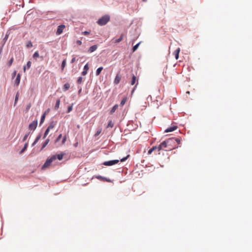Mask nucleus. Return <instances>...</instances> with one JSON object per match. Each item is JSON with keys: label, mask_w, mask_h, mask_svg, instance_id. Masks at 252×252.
I'll list each match as a JSON object with an SVG mask.
<instances>
[{"label": "nucleus", "mask_w": 252, "mask_h": 252, "mask_svg": "<svg viewBox=\"0 0 252 252\" xmlns=\"http://www.w3.org/2000/svg\"><path fill=\"white\" fill-rule=\"evenodd\" d=\"M66 141V136L65 135L64 136H63V139H62V144H64L65 142V141Z\"/></svg>", "instance_id": "79ce46f5"}, {"label": "nucleus", "mask_w": 252, "mask_h": 252, "mask_svg": "<svg viewBox=\"0 0 252 252\" xmlns=\"http://www.w3.org/2000/svg\"><path fill=\"white\" fill-rule=\"evenodd\" d=\"M78 142H76L74 144V146L75 147H77L78 146Z\"/></svg>", "instance_id": "6e6d98bb"}, {"label": "nucleus", "mask_w": 252, "mask_h": 252, "mask_svg": "<svg viewBox=\"0 0 252 252\" xmlns=\"http://www.w3.org/2000/svg\"><path fill=\"white\" fill-rule=\"evenodd\" d=\"M31 64H32V63L31 61H28L27 63V64H26V67L27 68V69H29L31 66Z\"/></svg>", "instance_id": "e433bc0d"}, {"label": "nucleus", "mask_w": 252, "mask_h": 252, "mask_svg": "<svg viewBox=\"0 0 252 252\" xmlns=\"http://www.w3.org/2000/svg\"><path fill=\"white\" fill-rule=\"evenodd\" d=\"M82 91V89L81 88L79 91H78V94H80Z\"/></svg>", "instance_id": "bf43d9fd"}, {"label": "nucleus", "mask_w": 252, "mask_h": 252, "mask_svg": "<svg viewBox=\"0 0 252 252\" xmlns=\"http://www.w3.org/2000/svg\"><path fill=\"white\" fill-rule=\"evenodd\" d=\"M32 46H33L31 40L28 41L26 44V47L27 49H30V48H32Z\"/></svg>", "instance_id": "412c9836"}, {"label": "nucleus", "mask_w": 252, "mask_h": 252, "mask_svg": "<svg viewBox=\"0 0 252 252\" xmlns=\"http://www.w3.org/2000/svg\"><path fill=\"white\" fill-rule=\"evenodd\" d=\"M39 53H38V51H36L34 52V53L32 55V58L34 59H36L37 58L39 57Z\"/></svg>", "instance_id": "7c9ffc66"}, {"label": "nucleus", "mask_w": 252, "mask_h": 252, "mask_svg": "<svg viewBox=\"0 0 252 252\" xmlns=\"http://www.w3.org/2000/svg\"><path fill=\"white\" fill-rule=\"evenodd\" d=\"M41 137V134L39 133L36 137L35 139L34 140V142L32 144V146H34L38 141V140L40 139Z\"/></svg>", "instance_id": "2eb2a0df"}, {"label": "nucleus", "mask_w": 252, "mask_h": 252, "mask_svg": "<svg viewBox=\"0 0 252 252\" xmlns=\"http://www.w3.org/2000/svg\"><path fill=\"white\" fill-rule=\"evenodd\" d=\"M170 140H165L163 141H162L160 144L161 145L162 147H164V148H166L167 147L168 145V144H169V142H170Z\"/></svg>", "instance_id": "dca6fc26"}, {"label": "nucleus", "mask_w": 252, "mask_h": 252, "mask_svg": "<svg viewBox=\"0 0 252 252\" xmlns=\"http://www.w3.org/2000/svg\"><path fill=\"white\" fill-rule=\"evenodd\" d=\"M97 45H94L89 48L88 52L90 53H93V52H94L97 49Z\"/></svg>", "instance_id": "1a4fd4ad"}, {"label": "nucleus", "mask_w": 252, "mask_h": 252, "mask_svg": "<svg viewBox=\"0 0 252 252\" xmlns=\"http://www.w3.org/2000/svg\"><path fill=\"white\" fill-rule=\"evenodd\" d=\"M123 35L121 34L119 38H118V39H115L114 41V42L115 43H119V42H120L123 40Z\"/></svg>", "instance_id": "393cba45"}, {"label": "nucleus", "mask_w": 252, "mask_h": 252, "mask_svg": "<svg viewBox=\"0 0 252 252\" xmlns=\"http://www.w3.org/2000/svg\"><path fill=\"white\" fill-rule=\"evenodd\" d=\"M46 113H47V112L45 111L41 115L40 121V123H39V125L40 126H41L43 123V122H44Z\"/></svg>", "instance_id": "f8f14e48"}, {"label": "nucleus", "mask_w": 252, "mask_h": 252, "mask_svg": "<svg viewBox=\"0 0 252 252\" xmlns=\"http://www.w3.org/2000/svg\"><path fill=\"white\" fill-rule=\"evenodd\" d=\"M75 61H76V58H75V57H73V58L71 59V62H70V63H74Z\"/></svg>", "instance_id": "3c124183"}, {"label": "nucleus", "mask_w": 252, "mask_h": 252, "mask_svg": "<svg viewBox=\"0 0 252 252\" xmlns=\"http://www.w3.org/2000/svg\"><path fill=\"white\" fill-rule=\"evenodd\" d=\"M136 77L132 74L131 79L130 80V83L131 85H133L136 83Z\"/></svg>", "instance_id": "f3484780"}, {"label": "nucleus", "mask_w": 252, "mask_h": 252, "mask_svg": "<svg viewBox=\"0 0 252 252\" xmlns=\"http://www.w3.org/2000/svg\"><path fill=\"white\" fill-rule=\"evenodd\" d=\"M30 133H31V131H29L28 133H27V134H26L25 135V136H24V137L23 138V141H25L27 140V139L28 136L29 135V134H30Z\"/></svg>", "instance_id": "72a5a7b5"}, {"label": "nucleus", "mask_w": 252, "mask_h": 252, "mask_svg": "<svg viewBox=\"0 0 252 252\" xmlns=\"http://www.w3.org/2000/svg\"><path fill=\"white\" fill-rule=\"evenodd\" d=\"M20 79H21V75L20 74L18 73L16 76V79L15 80V85L16 86H18L20 82Z\"/></svg>", "instance_id": "9d476101"}, {"label": "nucleus", "mask_w": 252, "mask_h": 252, "mask_svg": "<svg viewBox=\"0 0 252 252\" xmlns=\"http://www.w3.org/2000/svg\"><path fill=\"white\" fill-rule=\"evenodd\" d=\"M101 132V130H98L96 131L95 134V136H97Z\"/></svg>", "instance_id": "603ef678"}, {"label": "nucleus", "mask_w": 252, "mask_h": 252, "mask_svg": "<svg viewBox=\"0 0 252 252\" xmlns=\"http://www.w3.org/2000/svg\"><path fill=\"white\" fill-rule=\"evenodd\" d=\"M138 85V83H137V84H136V85L135 86V87L133 88V89H132V90L131 91V93H133L135 90V87H136L137 85Z\"/></svg>", "instance_id": "5fc2aeb1"}, {"label": "nucleus", "mask_w": 252, "mask_h": 252, "mask_svg": "<svg viewBox=\"0 0 252 252\" xmlns=\"http://www.w3.org/2000/svg\"><path fill=\"white\" fill-rule=\"evenodd\" d=\"M129 155H128L126 157H124L123 158L121 159V160H120L121 161V162L125 161L129 158Z\"/></svg>", "instance_id": "c9c22d12"}, {"label": "nucleus", "mask_w": 252, "mask_h": 252, "mask_svg": "<svg viewBox=\"0 0 252 252\" xmlns=\"http://www.w3.org/2000/svg\"><path fill=\"white\" fill-rule=\"evenodd\" d=\"M8 37V34H6L4 39H3V40L4 41V42L7 40V38Z\"/></svg>", "instance_id": "864d4df0"}, {"label": "nucleus", "mask_w": 252, "mask_h": 252, "mask_svg": "<svg viewBox=\"0 0 252 252\" xmlns=\"http://www.w3.org/2000/svg\"><path fill=\"white\" fill-rule=\"evenodd\" d=\"M150 97L151 98V95H149V96L148 97L147 99H148Z\"/></svg>", "instance_id": "052dcab7"}, {"label": "nucleus", "mask_w": 252, "mask_h": 252, "mask_svg": "<svg viewBox=\"0 0 252 252\" xmlns=\"http://www.w3.org/2000/svg\"><path fill=\"white\" fill-rule=\"evenodd\" d=\"M76 44L78 45H81L82 44V41L80 40H77L76 41Z\"/></svg>", "instance_id": "09e8293b"}, {"label": "nucleus", "mask_w": 252, "mask_h": 252, "mask_svg": "<svg viewBox=\"0 0 252 252\" xmlns=\"http://www.w3.org/2000/svg\"><path fill=\"white\" fill-rule=\"evenodd\" d=\"M166 140H170V142H169V144H168V146H172V144L175 143L174 137L168 138Z\"/></svg>", "instance_id": "b1692460"}, {"label": "nucleus", "mask_w": 252, "mask_h": 252, "mask_svg": "<svg viewBox=\"0 0 252 252\" xmlns=\"http://www.w3.org/2000/svg\"><path fill=\"white\" fill-rule=\"evenodd\" d=\"M180 51V49L179 48H177L176 50L174 51L173 54L175 56V58L176 60H178L179 58V54Z\"/></svg>", "instance_id": "4468645a"}, {"label": "nucleus", "mask_w": 252, "mask_h": 252, "mask_svg": "<svg viewBox=\"0 0 252 252\" xmlns=\"http://www.w3.org/2000/svg\"><path fill=\"white\" fill-rule=\"evenodd\" d=\"M113 126H114V124L112 123V122L111 121H110L109 122L107 127H112Z\"/></svg>", "instance_id": "58836bf2"}, {"label": "nucleus", "mask_w": 252, "mask_h": 252, "mask_svg": "<svg viewBox=\"0 0 252 252\" xmlns=\"http://www.w3.org/2000/svg\"><path fill=\"white\" fill-rule=\"evenodd\" d=\"M50 140L49 139H47L43 143L42 146L41 148L40 151H42L49 143Z\"/></svg>", "instance_id": "a211bd4d"}, {"label": "nucleus", "mask_w": 252, "mask_h": 252, "mask_svg": "<svg viewBox=\"0 0 252 252\" xmlns=\"http://www.w3.org/2000/svg\"><path fill=\"white\" fill-rule=\"evenodd\" d=\"M82 79H83V78H82V77L81 76L79 77L78 78L77 80V83H78V84H81V83H82Z\"/></svg>", "instance_id": "a19ab883"}, {"label": "nucleus", "mask_w": 252, "mask_h": 252, "mask_svg": "<svg viewBox=\"0 0 252 252\" xmlns=\"http://www.w3.org/2000/svg\"><path fill=\"white\" fill-rule=\"evenodd\" d=\"M162 147L161 146V145L160 144L158 147H157V149L158 150V151H160L161 150H162Z\"/></svg>", "instance_id": "de8ad7c7"}, {"label": "nucleus", "mask_w": 252, "mask_h": 252, "mask_svg": "<svg viewBox=\"0 0 252 252\" xmlns=\"http://www.w3.org/2000/svg\"><path fill=\"white\" fill-rule=\"evenodd\" d=\"M17 71L16 70H14L13 73H12V77L14 78L16 75Z\"/></svg>", "instance_id": "49530a36"}, {"label": "nucleus", "mask_w": 252, "mask_h": 252, "mask_svg": "<svg viewBox=\"0 0 252 252\" xmlns=\"http://www.w3.org/2000/svg\"><path fill=\"white\" fill-rule=\"evenodd\" d=\"M82 34L84 35H88L90 34V32L88 31H85L82 32Z\"/></svg>", "instance_id": "c03bdc74"}, {"label": "nucleus", "mask_w": 252, "mask_h": 252, "mask_svg": "<svg viewBox=\"0 0 252 252\" xmlns=\"http://www.w3.org/2000/svg\"><path fill=\"white\" fill-rule=\"evenodd\" d=\"M174 140H175V143L176 142L177 143H180V139H179V138H174Z\"/></svg>", "instance_id": "a18cd8bd"}, {"label": "nucleus", "mask_w": 252, "mask_h": 252, "mask_svg": "<svg viewBox=\"0 0 252 252\" xmlns=\"http://www.w3.org/2000/svg\"><path fill=\"white\" fill-rule=\"evenodd\" d=\"M110 18L109 15L106 14L99 18L96 23L99 26H104L109 21Z\"/></svg>", "instance_id": "f257e3e1"}, {"label": "nucleus", "mask_w": 252, "mask_h": 252, "mask_svg": "<svg viewBox=\"0 0 252 252\" xmlns=\"http://www.w3.org/2000/svg\"><path fill=\"white\" fill-rule=\"evenodd\" d=\"M177 128V126H172L170 127H168L164 130L165 133L170 132L174 131Z\"/></svg>", "instance_id": "6e6552de"}, {"label": "nucleus", "mask_w": 252, "mask_h": 252, "mask_svg": "<svg viewBox=\"0 0 252 252\" xmlns=\"http://www.w3.org/2000/svg\"><path fill=\"white\" fill-rule=\"evenodd\" d=\"M118 105L115 104L111 109V110L110 112V114H113V113H114V112L116 111V110L118 108Z\"/></svg>", "instance_id": "5701e85b"}, {"label": "nucleus", "mask_w": 252, "mask_h": 252, "mask_svg": "<svg viewBox=\"0 0 252 252\" xmlns=\"http://www.w3.org/2000/svg\"><path fill=\"white\" fill-rule=\"evenodd\" d=\"M143 1H146L147 0H142Z\"/></svg>", "instance_id": "680f3d73"}, {"label": "nucleus", "mask_w": 252, "mask_h": 252, "mask_svg": "<svg viewBox=\"0 0 252 252\" xmlns=\"http://www.w3.org/2000/svg\"><path fill=\"white\" fill-rule=\"evenodd\" d=\"M121 76L118 74L115 77V78L114 81V83L116 85L119 84L120 83V81L121 80Z\"/></svg>", "instance_id": "9b49d317"}, {"label": "nucleus", "mask_w": 252, "mask_h": 252, "mask_svg": "<svg viewBox=\"0 0 252 252\" xmlns=\"http://www.w3.org/2000/svg\"><path fill=\"white\" fill-rule=\"evenodd\" d=\"M65 28V26L64 25L62 24V25H59L57 28V30L56 34L57 35L61 34L63 33V30Z\"/></svg>", "instance_id": "39448f33"}, {"label": "nucleus", "mask_w": 252, "mask_h": 252, "mask_svg": "<svg viewBox=\"0 0 252 252\" xmlns=\"http://www.w3.org/2000/svg\"><path fill=\"white\" fill-rule=\"evenodd\" d=\"M119 162V160L114 159L108 161H105L103 162L102 164L105 166H110L116 164Z\"/></svg>", "instance_id": "20e7f679"}, {"label": "nucleus", "mask_w": 252, "mask_h": 252, "mask_svg": "<svg viewBox=\"0 0 252 252\" xmlns=\"http://www.w3.org/2000/svg\"><path fill=\"white\" fill-rule=\"evenodd\" d=\"M66 65V59H64L62 63V64H61V69L62 70H63L64 69V68L65 67Z\"/></svg>", "instance_id": "c756f323"}, {"label": "nucleus", "mask_w": 252, "mask_h": 252, "mask_svg": "<svg viewBox=\"0 0 252 252\" xmlns=\"http://www.w3.org/2000/svg\"><path fill=\"white\" fill-rule=\"evenodd\" d=\"M73 108V104L71 105L68 107L67 109L66 110L67 113H69L72 110Z\"/></svg>", "instance_id": "f704fd0d"}, {"label": "nucleus", "mask_w": 252, "mask_h": 252, "mask_svg": "<svg viewBox=\"0 0 252 252\" xmlns=\"http://www.w3.org/2000/svg\"><path fill=\"white\" fill-rule=\"evenodd\" d=\"M103 68L102 66H100L96 69V72H95L96 76H98L100 74L101 71L103 70Z\"/></svg>", "instance_id": "4be33fe9"}, {"label": "nucleus", "mask_w": 252, "mask_h": 252, "mask_svg": "<svg viewBox=\"0 0 252 252\" xmlns=\"http://www.w3.org/2000/svg\"><path fill=\"white\" fill-rule=\"evenodd\" d=\"M49 130L47 128H46V129L45 130V132H44V135H43V138L44 139L45 138V137L47 136V135L49 133Z\"/></svg>", "instance_id": "473e14b6"}, {"label": "nucleus", "mask_w": 252, "mask_h": 252, "mask_svg": "<svg viewBox=\"0 0 252 252\" xmlns=\"http://www.w3.org/2000/svg\"><path fill=\"white\" fill-rule=\"evenodd\" d=\"M57 121H55L53 120H51L50 122V125L47 128L48 129V130L49 129L50 130V129L53 128L55 127V126L57 125Z\"/></svg>", "instance_id": "423d86ee"}, {"label": "nucleus", "mask_w": 252, "mask_h": 252, "mask_svg": "<svg viewBox=\"0 0 252 252\" xmlns=\"http://www.w3.org/2000/svg\"><path fill=\"white\" fill-rule=\"evenodd\" d=\"M19 92H17L15 95V100H14V106L17 103V101H18V98H19Z\"/></svg>", "instance_id": "cd10ccee"}, {"label": "nucleus", "mask_w": 252, "mask_h": 252, "mask_svg": "<svg viewBox=\"0 0 252 252\" xmlns=\"http://www.w3.org/2000/svg\"><path fill=\"white\" fill-rule=\"evenodd\" d=\"M64 153H62L56 155H53L52 156H55L56 157V159L57 158L58 160H61L62 159H63V156H64Z\"/></svg>", "instance_id": "ddd939ff"}, {"label": "nucleus", "mask_w": 252, "mask_h": 252, "mask_svg": "<svg viewBox=\"0 0 252 252\" xmlns=\"http://www.w3.org/2000/svg\"><path fill=\"white\" fill-rule=\"evenodd\" d=\"M140 43L141 42H139V43H137L136 44L133 46L132 49L133 52H135L138 49Z\"/></svg>", "instance_id": "bb28decb"}, {"label": "nucleus", "mask_w": 252, "mask_h": 252, "mask_svg": "<svg viewBox=\"0 0 252 252\" xmlns=\"http://www.w3.org/2000/svg\"><path fill=\"white\" fill-rule=\"evenodd\" d=\"M96 178H97V179L100 180L101 181H106L107 182H112V181L111 179H110L109 178H107L103 177V176H101L100 175L96 176Z\"/></svg>", "instance_id": "0eeeda50"}, {"label": "nucleus", "mask_w": 252, "mask_h": 252, "mask_svg": "<svg viewBox=\"0 0 252 252\" xmlns=\"http://www.w3.org/2000/svg\"><path fill=\"white\" fill-rule=\"evenodd\" d=\"M157 149V146H153L152 148H151L148 152V154L149 155H150L152 153V152L153 151H154L155 150H156V149Z\"/></svg>", "instance_id": "c85d7f7f"}, {"label": "nucleus", "mask_w": 252, "mask_h": 252, "mask_svg": "<svg viewBox=\"0 0 252 252\" xmlns=\"http://www.w3.org/2000/svg\"><path fill=\"white\" fill-rule=\"evenodd\" d=\"M187 93H188V94H189V91H188V92H187Z\"/></svg>", "instance_id": "e2e57ef3"}, {"label": "nucleus", "mask_w": 252, "mask_h": 252, "mask_svg": "<svg viewBox=\"0 0 252 252\" xmlns=\"http://www.w3.org/2000/svg\"><path fill=\"white\" fill-rule=\"evenodd\" d=\"M60 100L59 99H58L56 101L54 109L55 110L58 109L60 107Z\"/></svg>", "instance_id": "a878e982"}, {"label": "nucleus", "mask_w": 252, "mask_h": 252, "mask_svg": "<svg viewBox=\"0 0 252 252\" xmlns=\"http://www.w3.org/2000/svg\"><path fill=\"white\" fill-rule=\"evenodd\" d=\"M88 71L83 70V71L82 72V75L84 76L86 75L87 74Z\"/></svg>", "instance_id": "8fccbe9b"}, {"label": "nucleus", "mask_w": 252, "mask_h": 252, "mask_svg": "<svg viewBox=\"0 0 252 252\" xmlns=\"http://www.w3.org/2000/svg\"><path fill=\"white\" fill-rule=\"evenodd\" d=\"M37 124H38L37 120H35L32 123H31L29 125V127H28V128H29V130H30V131L33 132L35 130V129L37 127Z\"/></svg>", "instance_id": "7ed1b4c3"}, {"label": "nucleus", "mask_w": 252, "mask_h": 252, "mask_svg": "<svg viewBox=\"0 0 252 252\" xmlns=\"http://www.w3.org/2000/svg\"><path fill=\"white\" fill-rule=\"evenodd\" d=\"M89 65H88V63H86L84 66V68H83V70H86L87 71H88V70H89Z\"/></svg>", "instance_id": "4c0bfd02"}, {"label": "nucleus", "mask_w": 252, "mask_h": 252, "mask_svg": "<svg viewBox=\"0 0 252 252\" xmlns=\"http://www.w3.org/2000/svg\"><path fill=\"white\" fill-rule=\"evenodd\" d=\"M13 58H12L8 62V63H7V64L9 66H11L12 64V63H13Z\"/></svg>", "instance_id": "ea45409f"}, {"label": "nucleus", "mask_w": 252, "mask_h": 252, "mask_svg": "<svg viewBox=\"0 0 252 252\" xmlns=\"http://www.w3.org/2000/svg\"><path fill=\"white\" fill-rule=\"evenodd\" d=\"M62 134H59L56 140V142L59 141L62 138Z\"/></svg>", "instance_id": "37998d69"}, {"label": "nucleus", "mask_w": 252, "mask_h": 252, "mask_svg": "<svg viewBox=\"0 0 252 252\" xmlns=\"http://www.w3.org/2000/svg\"><path fill=\"white\" fill-rule=\"evenodd\" d=\"M26 69H27L26 66H24V67H23L24 71H25Z\"/></svg>", "instance_id": "13d9d810"}, {"label": "nucleus", "mask_w": 252, "mask_h": 252, "mask_svg": "<svg viewBox=\"0 0 252 252\" xmlns=\"http://www.w3.org/2000/svg\"><path fill=\"white\" fill-rule=\"evenodd\" d=\"M126 101V97H124L121 101L120 106H123Z\"/></svg>", "instance_id": "2f4dec72"}, {"label": "nucleus", "mask_w": 252, "mask_h": 252, "mask_svg": "<svg viewBox=\"0 0 252 252\" xmlns=\"http://www.w3.org/2000/svg\"><path fill=\"white\" fill-rule=\"evenodd\" d=\"M56 159V157L55 156H51L50 158H48L45 161V163L41 167V169L44 170L49 167L51 163Z\"/></svg>", "instance_id": "f03ea898"}, {"label": "nucleus", "mask_w": 252, "mask_h": 252, "mask_svg": "<svg viewBox=\"0 0 252 252\" xmlns=\"http://www.w3.org/2000/svg\"><path fill=\"white\" fill-rule=\"evenodd\" d=\"M69 88H70V84L68 83H66L65 84H64L63 89L64 92H65L67 90H68L69 89Z\"/></svg>", "instance_id": "aec40b11"}, {"label": "nucleus", "mask_w": 252, "mask_h": 252, "mask_svg": "<svg viewBox=\"0 0 252 252\" xmlns=\"http://www.w3.org/2000/svg\"><path fill=\"white\" fill-rule=\"evenodd\" d=\"M31 107V105L29 104L27 105V109H29Z\"/></svg>", "instance_id": "4d7b16f0"}, {"label": "nucleus", "mask_w": 252, "mask_h": 252, "mask_svg": "<svg viewBox=\"0 0 252 252\" xmlns=\"http://www.w3.org/2000/svg\"><path fill=\"white\" fill-rule=\"evenodd\" d=\"M28 146V143H26L24 146V147L22 148V149L20 151L19 154L21 155L23 154L27 149V147Z\"/></svg>", "instance_id": "6ab92c4d"}]
</instances>
